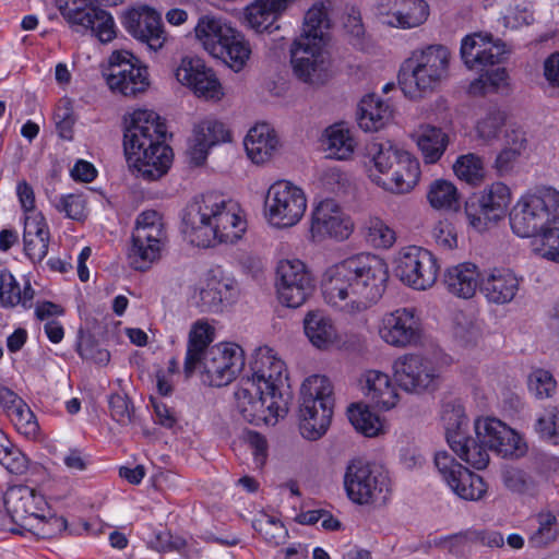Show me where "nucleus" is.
Instances as JSON below:
<instances>
[{
  "instance_id": "obj_1",
  "label": "nucleus",
  "mask_w": 559,
  "mask_h": 559,
  "mask_svg": "<svg viewBox=\"0 0 559 559\" xmlns=\"http://www.w3.org/2000/svg\"><path fill=\"white\" fill-rule=\"evenodd\" d=\"M388 281V265L381 258L358 253L325 272L322 295L332 308L346 314H358L382 298Z\"/></svg>"
},
{
  "instance_id": "obj_2",
  "label": "nucleus",
  "mask_w": 559,
  "mask_h": 559,
  "mask_svg": "<svg viewBox=\"0 0 559 559\" xmlns=\"http://www.w3.org/2000/svg\"><path fill=\"white\" fill-rule=\"evenodd\" d=\"M166 126L153 110L138 109L124 129L123 148L133 174L155 181L167 174L173 150L165 144Z\"/></svg>"
},
{
  "instance_id": "obj_3",
  "label": "nucleus",
  "mask_w": 559,
  "mask_h": 559,
  "mask_svg": "<svg viewBox=\"0 0 559 559\" xmlns=\"http://www.w3.org/2000/svg\"><path fill=\"white\" fill-rule=\"evenodd\" d=\"M183 233L198 247L216 242L234 243L247 229V222L238 203L214 193L203 194L187 207Z\"/></svg>"
},
{
  "instance_id": "obj_4",
  "label": "nucleus",
  "mask_w": 559,
  "mask_h": 559,
  "mask_svg": "<svg viewBox=\"0 0 559 559\" xmlns=\"http://www.w3.org/2000/svg\"><path fill=\"white\" fill-rule=\"evenodd\" d=\"M476 439L467 437L460 428L447 430V441L452 451L476 469H484L489 463L488 451L502 457H520L526 445L520 435L493 417L478 418L474 424Z\"/></svg>"
},
{
  "instance_id": "obj_5",
  "label": "nucleus",
  "mask_w": 559,
  "mask_h": 559,
  "mask_svg": "<svg viewBox=\"0 0 559 559\" xmlns=\"http://www.w3.org/2000/svg\"><path fill=\"white\" fill-rule=\"evenodd\" d=\"M460 53L469 70L485 71L469 84V95L485 96L508 87V73L504 68L486 70L487 67L500 63L506 53L504 45L493 40L490 34L474 33L465 36Z\"/></svg>"
},
{
  "instance_id": "obj_6",
  "label": "nucleus",
  "mask_w": 559,
  "mask_h": 559,
  "mask_svg": "<svg viewBox=\"0 0 559 559\" xmlns=\"http://www.w3.org/2000/svg\"><path fill=\"white\" fill-rule=\"evenodd\" d=\"M450 51L442 45L414 50L401 64L399 84L404 95L415 99L433 92L449 74Z\"/></svg>"
},
{
  "instance_id": "obj_7",
  "label": "nucleus",
  "mask_w": 559,
  "mask_h": 559,
  "mask_svg": "<svg viewBox=\"0 0 559 559\" xmlns=\"http://www.w3.org/2000/svg\"><path fill=\"white\" fill-rule=\"evenodd\" d=\"M194 32L197 39L211 56L223 60L236 72L243 69L251 55L250 45L225 20L213 14L202 15Z\"/></svg>"
},
{
  "instance_id": "obj_8",
  "label": "nucleus",
  "mask_w": 559,
  "mask_h": 559,
  "mask_svg": "<svg viewBox=\"0 0 559 559\" xmlns=\"http://www.w3.org/2000/svg\"><path fill=\"white\" fill-rule=\"evenodd\" d=\"M373 165L370 178L379 187L393 193H408L418 183L420 165L418 159L407 151L394 147L390 143L372 144Z\"/></svg>"
},
{
  "instance_id": "obj_9",
  "label": "nucleus",
  "mask_w": 559,
  "mask_h": 559,
  "mask_svg": "<svg viewBox=\"0 0 559 559\" xmlns=\"http://www.w3.org/2000/svg\"><path fill=\"white\" fill-rule=\"evenodd\" d=\"M300 433L308 440H318L326 432L333 415L331 381L319 374L307 378L300 389Z\"/></svg>"
},
{
  "instance_id": "obj_10",
  "label": "nucleus",
  "mask_w": 559,
  "mask_h": 559,
  "mask_svg": "<svg viewBox=\"0 0 559 559\" xmlns=\"http://www.w3.org/2000/svg\"><path fill=\"white\" fill-rule=\"evenodd\" d=\"M131 240L129 264L135 271L145 272L162 258L168 243L162 214L154 210L141 212L135 219Z\"/></svg>"
},
{
  "instance_id": "obj_11",
  "label": "nucleus",
  "mask_w": 559,
  "mask_h": 559,
  "mask_svg": "<svg viewBox=\"0 0 559 559\" xmlns=\"http://www.w3.org/2000/svg\"><path fill=\"white\" fill-rule=\"evenodd\" d=\"M559 209V191L542 188L522 195L510 212V226L519 237H533L551 222Z\"/></svg>"
},
{
  "instance_id": "obj_12",
  "label": "nucleus",
  "mask_w": 559,
  "mask_h": 559,
  "mask_svg": "<svg viewBox=\"0 0 559 559\" xmlns=\"http://www.w3.org/2000/svg\"><path fill=\"white\" fill-rule=\"evenodd\" d=\"M236 408L241 417L255 426L274 425L288 412V400L284 395L267 394L253 380L242 378L235 392Z\"/></svg>"
},
{
  "instance_id": "obj_13",
  "label": "nucleus",
  "mask_w": 559,
  "mask_h": 559,
  "mask_svg": "<svg viewBox=\"0 0 559 559\" xmlns=\"http://www.w3.org/2000/svg\"><path fill=\"white\" fill-rule=\"evenodd\" d=\"M344 488L354 503L384 502L390 492V478L381 466L356 459L346 467Z\"/></svg>"
},
{
  "instance_id": "obj_14",
  "label": "nucleus",
  "mask_w": 559,
  "mask_h": 559,
  "mask_svg": "<svg viewBox=\"0 0 559 559\" xmlns=\"http://www.w3.org/2000/svg\"><path fill=\"white\" fill-rule=\"evenodd\" d=\"M243 366V350L234 343H219L210 347L198 364L203 383L217 388L233 382Z\"/></svg>"
},
{
  "instance_id": "obj_15",
  "label": "nucleus",
  "mask_w": 559,
  "mask_h": 559,
  "mask_svg": "<svg viewBox=\"0 0 559 559\" xmlns=\"http://www.w3.org/2000/svg\"><path fill=\"white\" fill-rule=\"evenodd\" d=\"M265 210L269 222L276 227L295 226L307 210L304 190L289 181L273 183L265 197Z\"/></svg>"
},
{
  "instance_id": "obj_16",
  "label": "nucleus",
  "mask_w": 559,
  "mask_h": 559,
  "mask_svg": "<svg viewBox=\"0 0 559 559\" xmlns=\"http://www.w3.org/2000/svg\"><path fill=\"white\" fill-rule=\"evenodd\" d=\"M396 384L408 393L423 394L436 391L441 376L433 361L419 354H404L393 364Z\"/></svg>"
},
{
  "instance_id": "obj_17",
  "label": "nucleus",
  "mask_w": 559,
  "mask_h": 559,
  "mask_svg": "<svg viewBox=\"0 0 559 559\" xmlns=\"http://www.w3.org/2000/svg\"><path fill=\"white\" fill-rule=\"evenodd\" d=\"M93 0H56L64 20L76 31H92L102 41H110L115 35V21L105 10L95 7Z\"/></svg>"
},
{
  "instance_id": "obj_18",
  "label": "nucleus",
  "mask_w": 559,
  "mask_h": 559,
  "mask_svg": "<svg viewBox=\"0 0 559 559\" xmlns=\"http://www.w3.org/2000/svg\"><path fill=\"white\" fill-rule=\"evenodd\" d=\"M440 265L436 257L421 247L403 248L395 259V275L405 285L426 290L433 286L438 278Z\"/></svg>"
},
{
  "instance_id": "obj_19",
  "label": "nucleus",
  "mask_w": 559,
  "mask_h": 559,
  "mask_svg": "<svg viewBox=\"0 0 559 559\" xmlns=\"http://www.w3.org/2000/svg\"><path fill=\"white\" fill-rule=\"evenodd\" d=\"M314 280L298 259L281 260L276 266V290L280 301L289 308L302 306L314 290Z\"/></svg>"
},
{
  "instance_id": "obj_20",
  "label": "nucleus",
  "mask_w": 559,
  "mask_h": 559,
  "mask_svg": "<svg viewBox=\"0 0 559 559\" xmlns=\"http://www.w3.org/2000/svg\"><path fill=\"white\" fill-rule=\"evenodd\" d=\"M378 333L388 345L406 348L421 343L424 330L417 310L413 307H404L384 313Z\"/></svg>"
},
{
  "instance_id": "obj_21",
  "label": "nucleus",
  "mask_w": 559,
  "mask_h": 559,
  "mask_svg": "<svg viewBox=\"0 0 559 559\" xmlns=\"http://www.w3.org/2000/svg\"><path fill=\"white\" fill-rule=\"evenodd\" d=\"M106 82L111 91L124 96H136L147 90L148 73L146 67L129 51H115L109 58Z\"/></svg>"
},
{
  "instance_id": "obj_22",
  "label": "nucleus",
  "mask_w": 559,
  "mask_h": 559,
  "mask_svg": "<svg viewBox=\"0 0 559 559\" xmlns=\"http://www.w3.org/2000/svg\"><path fill=\"white\" fill-rule=\"evenodd\" d=\"M511 202V191L503 182H493L486 187L478 197L465 203L468 223L477 230H483L491 222L501 219Z\"/></svg>"
},
{
  "instance_id": "obj_23",
  "label": "nucleus",
  "mask_w": 559,
  "mask_h": 559,
  "mask_svg": "<svg viewBox=\"0 0 559 559\" xmlns=\"http://www.w3.org/2000/svg\"><path fill=\"white\" fill-rule=\"evenodd\" d=\"M306 38L295 39L290 47L294 74L309 85H323L330 79V60L324 46L305 44Z\"/></svg>"
},
{
  "instance_id": "obj_24",
  "label": "nucleus",
  "mask_w": 559,
  "mask_h": 559,
  "mask_svg": "<svg viewBox=\"0 0 559 559\" xmlns=\"http://www.w3.org/2000/svg\"><path fill=\"white\" fill-rule=\"evenodd\" d=\"M435 465L451 490L464 500L476 501L487 492L484 479L455 461L445 451L437 452Z\"/></svg>"
},
{
  "instance_id": "obj_25",
  "label": "nucleus",
  "mask_w": 559,
  "mask_h": 559,
  "mask_svg": "<svg viewBox=\"0 0 559 559\" xmlns=\"http://www.w3.org/2000/svg\"><path fill=\"white\" fill-rule=\"evenodd\" d=\"M122 25L133 38L155 52L160 50L167 40L160 14L147 5L127 11L122 17Z\"/></svg>"
},
{
  "instance_id": "obj_26",
  "label": "nucleus",
  "mask_w": 559,
  "mask_h": 559,
  "mask_svg": "<svg viewBox=\"0 0 559 559\" xmlns=\"http://www.w3.org/2000/svg\"><path fill=\"white\" fill-rule=\"evenodd\" d=\"M175 75L178 82L188 86L200 98L217 102L224 96L215 72L198 57L182 58Z\"/></svg>"
},
{
  "instance_id": "obj_27",
  "label": "nucleus",
  "mask_w": 559,
  "mask_h": 559,
  "mask_svg": "<svg viewBox=\"0 0 559 559\" xmlns=\"http://www.w3.org/2000/svg\"><path fill=\"white\" fill-rule=\"evenodd\" d=\"M250 370L251 376L246 379L257 382L267 394L283 395L281 388L287 380L286 367L272 348H258L250 362Z\"/></svg>"
},
{
  "instance_id": "obj_28",
  "label": "nucleus",
  "mask_w": 559,
  "mask_h": 559,
  "mask_svg": "<svg viewBox=\"0 0 559 559\" xmlns=\"http://www.w3.org/2000/svg\"><path fill=\"white\" fill-rule=\"evenodd\" d=\"M353 222L333 199L321 201L312 212L311 234L313 237L346 239L353 231Z\"/></svg>"
},
{
  "instance_id": "obj_29",
  "label": "nucleus",
  "mask_w": 559,
  "mask_h": 559,
  "mask_svg": "<svg viewBox=\"0 0 559 559\" xmlns=\"http://www.w3.org/2000/svg\"><path fill=\"white\" fill-rule=\"evenodd\" d=\"M524 277L510 267H492L480 280V292L490 304L507 305L518 296Z\"/></svg>"
},
{
  "instance_id": "obj_30",
  "label": "nucleus",
  "mask_w": 559,
  "mask_h": 559,
  "mask_svg": "<svg viewBox=\"0 0 559 559\" xmlns=\"http://www.w3.org/2000/svg\"><path fill=\"white\" fill-rule=\"evenodd\" d=\"M378 10L384 24L404 29L421 25L429 15L425 0H381Z\"/></svg>"
},
{
  "instance_id": "obj_31",
  "label": "nucleus",
  "mask_w": 559,
  "mask_h": 559,
  "mask_svg": "<svg viewBox=\"0 0 559 559\" xmlns=\"http://www.w3.org/2000/svg\"><path fill=\"white\" fill-rule=\"evenodd\" d=\"M228 141L230 132L226 126L214 118H205L194 126L187 152L191 162L200 166L213 146Z\"/></svg>"
},
{
  "instance_id": "obj_32",
  "label": "nucleus",
  "mask_w": 559,
  "mask_h": 559,
  "mask_svg": "<svg viewBox=\"0 0 559 559\" xmlns=\"http://www.w3.org/2000/svg\"><path fill=\"white\" fill-rule=\"evenodd\" d=\"M237 295L238 287L233 280L212 276L201 285L194 299L200 312L218 313L231 305Z\"/></svg>"
},
{
  "instance_id": "obj_33",
  "label": "nucleus",
  "mask_w": 559,
  "mask_h": 559,
  "mask_svg": "<svg viewBox=\"0 0 559 559\" xmlns=\"http://www.w3.org/2000/svg\"><path fill=\"white\" fill-rule=\"evenodd\" d=\"M4 507L13 522L39 516L48 504L45 497L28 486H14L4 493Z\"/></svg>"
},
{
  "instance_id": "obj_34",
  "label": "nucleus",
  "mask_w": 559,
  "mask_h": 559,
  "mask_svg": "<svg viewBox=\"0 0 559 559\" xmlns=\"http://www.w3.org/2000/svg\"><path fill=\"white\" fill-rule=\"evenodd\" d=\"M362 381L365 395L374 407L390 411L396 406L400 395L389 374L379 370H368Z\"/></svg>"
},
{
  "instance_id": "obj_35",
  "label": "nucleus",
  "mask_w": 559,
  "mask_h": 559,
  "mask_svg": "<svg viewBox=\"0 0 559 559\" xmlns=\"http://www.w3.org/2000/svg\"><path fill=\"white\" fill-rule=\"evenodd\" d=\"M49 237V228L41 214L25 217L24 252L33 263L41 262L47 255Z\"/></svg>"
},
{
  "instance_id": "obj_36",
  "label": "nucleus",
  "mask_w": 559,
  "mask_h": 559,
  "mask_svg": "<svg viewBox=\"0 0 559 559\" xmlns=\"http://www.w3.org/2000/svg\"><path fill=\"white\" fill-rule=\"evenodd\" d=\"M480 280L477 265L464 262L447 269L443 283L452 295L468 299L475 295L478 287L480 288Z\"/></svg>"
},
{
  "instance_id": "obj_37",
  "label": "nucleus",
  "mask_w": 559,
  "mask_h": 559,
  "mask_svg": "<svg viewBox=\"0 0 559 559\" xmlns=\"http://www.w3.org/2000/svg\"><path fill=\"white\" fill-rule=\"evenodd\" d=\"M293 0H255L245 9L248 25L257 33L272 32L278 16Z\"/></svg>"
},
{
  "instance_id": "obj_38",
  "label": "nucleus",
  "mask_w": 559,
  "mask_h": 559,
  "mask_svg": "<svg viewBox=\"0 0 559 559\" xmlns=\"http://www.w3.org/2000/svg\"><path fill=\"white\" fill-rule=\"evenodd\" d=\"M248 157L254 164L267 162L278 146L275 131L266 123L252 127L243 141Z\"/></svg>"
},
{
  "instance_id": "obj_39",
  "label": "nucleus",
  "mask_w": 559,
  "mask_h": 559,
  "mask_svg": "<svg viewBox=\"0 0 559 559\" xmlns=\"http://www.w3.org/2000/svg\"><path fill=\"white\" fill-rule=\"evenodd\" d=\"M391 106L374 94L366 95L358 105L357 121L367 132L378 131L392 118Z\"/></svg>"
},
{
  "instance_id": "obj_40",
  "label": "nucleus",
  "mask_w": 559,
  "mask_h": 559,
  "mask_svg": "<svg viewBox=\"0 0 559 559\" xmlns=\"http://www.w3.org/2000/svg\"><path fill=\"white\" fill-rule=\"evenodd\" d=\"M214 337V329L204 320H198L191 328L188 338L187 354L183 364L186 377H191L201 357L209 349Z\"/></svg>"
},
{
  "instance_id": "obj_41",
  "label": "nucleus",
  "mask_w": 559,
  "mask_h": 559,
  "mask_svg": "<svg viewBox=\"0 0 559 559\" xmlns=\"http://www.w3.org/2000/svg\"><path fill=\"white\" fill-rule=\"evenodd\" d=\"M416 143L427 164L437 163L444 154L448 144V134L438 127L424 124L416 132Z\"/></svg>"
},
{
  "instance_id": "obj_42",
  "label": "nucleus",
  "mask_w": 559,
  "mask_h": 559,
  "mask_svg": "<svg viewBox=\"0 0 559 559\" xmlns=\"http://www.w3.org/2000/svg\"><path fill=\"white\" fill-rule=\"evenodd\" d=\"M329 27L330 20L326 8L323 3H316L307 11L302 32L296 39L306 38L305 44L325 46Z\"/></svg>"
},
{
  "instance_id": "obj_43",
  "label": "nucleus",
  "mask_w": 559,
  "mask_h": 559,
  "mask_svg": "<svg viewBox=\"0 0 559 559\" xmlns=\"http://www.w3.org/2000/svg\"><path fill=\"white\" fill-rule=\"evenodd\" d=\"M304 325L307 337L318 348H326L336 338L332 321L321 311H310L304 320Z\"/></svg>"
},
{
  "instance_id": "obj_44",
  "label": "nucleus",
  "mask_w": 559,
  "mask_h": 559,
  "mask_svg": "<svg viewBox=\"0 0 559 559\" xmlns=\"http://www.w3.org/2000/svg\"><path fill=\"white\" fill-rule=\"evenodd\" d=\"M533 253L544 260L559 264V217L554 216L532 240Z\"/></svg>"
},
{
  "instance_id": "obj_45",
  "label": "nucleus",
  "mask_w": 559,
  "mask_h": 559,
  "mask_svg": "<svg viewBox=\"0 0 559 559\" xmlns=\"http://www.w3.org/2000/svg\"><path fill=\"white\" fill-rule=\"evenodd\" d=\"M34 298L35 290L31 283L27 281L21 288L12 273L4 277L3 283L0 284V305L3 308L21 306L27 310L33 307Z\"/></svg>"
},
{
  "instance_id": "obj_46",
  "label": "nucleus",
  "mask_w": 559,
  "mask_h": 559,
  "mask_svg": "<svg viewBox=\"0 0 559 559\" xmlns=\"http://www.w3.org/2000/svg\"><path fill=\"white\" fill-rule=\"evenodd\" d=\"M326 145L331 157L347 159L353 155L356 142L347 128L334 124L326 130Z\"/></svg>"
},
{
  "instance_id": "obj_47",
  "label": "nucleus",
  "mask_w": 559,
  "mask_h": 559,
  "mask_svg": "<svg viewBox=\"0 0 559 559\" xmlns=\"http://www.w3.org/2000/svg\"><path fill=\"white\" fill-rule=\"evenodd\" d=\"M7 395L9 397L7 405L8 415L17 429L23 430L24 433L36 432L38 425L29 406L12 391L8 390Z\"/></svg>"
},
{
  "instance_id": "obj_48",
  "label": "nucleus",
  "mask_w": 559,
  "mask_h": 559,
  "mask_svg": "<svg viewBox=\"0 0 559 559\" xmlns=\"http://www.w3.org/2000/svg\"><path fill=\"white\" fill-rule=\"evenodd\" d=\"M428 201L437 210H455L459 206V192L456 187L448 180H435L427 193Z\"/></svg>"
},
{
  "instance_id": "obj_49",
  "label": "nucleus",
  "mask_w": 559,
  "mask_h": 559,
  "mask_svg": "<svg viewBox=\"0 0 559 559\" xmlns=\"http://www.w3.org/2000/svg\"><path fill=\"white\" fill-rule=\"evenodd\" d=\"M453 170L459 179L472 186L479 185L485 177L483 159L473 153L457 157Z\"/></svg>"
},
{
  "instance_id": "obj_50",
  "label": "nucleus",
  "mask_w": 559,
  "mask_h": 559,
  "mask_svg": "<svg viewBox=\"0 0 559 559\" xmlns=\"http://www.w3.org/2000/svg\"><path fill=\"white\" fill-rule=\"evenodd\" d=\"M502 483L510 491L519 495L534 496L538 491L537 480L530 473L516 467L502 472Z\"/></svg>"
},
{
  "instance_id": "obj_51",
  "label": "nucleus",
  "mask_w": 559,
  "mask_h": 559,
  "mask_svg": "<svg viewBox=\"0 0 559 559\" xmlns=\"http://www.w3.org/2000/svg\"><path fill=\"white\" fill-rule=\"evenodd\" d=\"M51 205L66 217L83 221L86 217V198L83 193L60 194L50 198Z\"/></svg>"
},
{
  "instance_id": "obj_52",
  "label": "nucleus",
  "mask_w": 559,
  "mask_h": 559,
  "mask_svg": "<svg viewBox=\"0 0 559 559\" xmlns=\"http://www.w3.org/2000/svg\"><path fill=\"white\" fill-rule=\"evenodd\" d=\"M347 416L353 427L367 437H374L381 430V423L377 415L359 404L348 407Z\"/></svg>"
},
{
  "instance_id": "obj_53",
  "label": "nucleus",
  "mask_w": 559,
  "mask_h": 559,
  "mask_svg": "<svg viewBox=\"0 0 559 559\" xmlns=\"http://www.w3.org/2000/svg\"><path fill=\"white\" fill-rule=\"evenodd\" d=\"M367 240L380 249H389L396 241L395 231L381 218L370 217L366 222Z\"/></svg>"
},
{
  "instance_id": "obj_54",
  "label": "nucleus",
  "mask_w": 559,
  "mask_h": 559,
  "mask_svg": "<svg viewBox=\"0 0 559 559\" xmlns=\"http://www.w3.org/2000/svg\"><path fill=\"white\" fill-rule=\"evenodd\" d=\"M527 386L531 394L536 399H549L557 389V381L550 371L536 369L528 376Z\"/></svg>"
},
{
  "instance_id": "obj_55",
  "label": "nucleus",
  "mask_w": 559,
  "mask_h": 559,
  "mask_svg": "<svg viewBox=\"0 0 559 559\" xmlns=\"http://www.w3.org/2000/svg\"><path fill=\"white\" fill-rule=\"evenodd\" d=\"M535 430L544 440L552 444H559V408L549 406L538 417Z\"/></svg>"
},
{
  "instance_id": "obj_56",
  "label": "nucleus",
  "mask_w": 559,
  "mask_h": 559,
  "mask_svg": "<svg viewBox=\"0 0 559 559\" xmlns=\"http://www.w3.org/2000/svg\"><path fill=\"white\" fill-rule=\"evenodd\" d=\"M538 527L530 536V544L533 547L542 548L555 540L556 533L554 526L557 523V518L551 512H542L537 516Z\"/></svg>"
},
{
  "instance_id": "obj_57",
  "label": "nucleus",
  "mask_w": 559,
  "mask_h": 559,
  "mask_svg": "<svg viewBox=\"0 0 559 559\" xmlns=\"http://www.w3.org/2000/svg\"><path fill=\"white\" fill-rule=\"evenodd\" d=\"M254 530L263 538L274 545H278L286 536V530L283 523L269 514H262L253 521Z\"/></svg>"
},
{
  "instance_id": "obj_58",
  "label": "nucleus",
  "mask_w": 559,
  "mask_h": 559,
  "mask_svg": "<svg viewBox=\"0 0 559 559\" xmlns=\"http://www.w3.org/2000/svg\"><path fill=\"white\" fill-rule=\"evenodd\" d=\"M504 121L506 115L503 111L498 109L489 110L486 116L477 122V135L485 141L496 139L501 131V128L504 126Z\"/></svg>"
},
{
  "instance_id": "obj_59",
  "label": "nucleus",
  "mask_w": 559,
  "mask_h": 559,
  "mask_svg": "<svg viewBox=\"0 0 559 559\" xmlns=\"http://www.w3.org/2000/svg\"><path fill=\"white\" fill-rule=\"evenodd\" d=\"M76 350L83 360L105 366L110 360V354L107 349L99 347L95 340L90 336H81L76 345Z\"/></svg>"
},
{
  "instance_id": "obj_60",
  "label": "nucleus",
  "mask_w": 559,
  "mask_h": 559,
  "mask_svg": "<svg viewBox=\"0 0 559 559\" xmlns=\"http://www.w3.org/2000/svg\"><path fill=\"white\" fill-rule=\"evenodd\" d=\"M53 121L60 138L72 140L75 118L68 99H61L53 112Z\"/></svg>"
},
{
  "instance_id": "obj_61",
  "label": "nucleus",
  "mask_w": 559,
  "mask_h": 559,
  "mask_svg": "<svg viewBox=\"0 0 559 559\" xmlns=\"http://www.w3.org/2000/svg\"><path fill=\"white\" fill-rule=\"evenodd\" d=\"M36 524L32 525L35 534L41 538H53L67 530V521L62 516L50 515L45 516L39 512V516L35 518Z\"/></svg>"
},
{
  "instance_id": "obj_62",
  "label": "nucleus",
  "mask_w": 559,
  "mask_h": 559,
  "mask_svg": "<svg viewBox=\"0 0 559 559\" xmlns=\"http://www.w3.org/2000/svg\"><path fill=\"white\" fill-rule=\"evenodd\" d=\"M109 412L111 418L120 425H128L132 421L133 407L127 395L114 393L109 396Z\"/></svg>"
},
{
  "instance_id": "obj_63",
  "label": "nucleus",
  "mask_w": 559,
  "mask_h": 559,
  "mask_svg": "<svg viewBox=\"0 0 559 559\" xmlns=\"http://www.w3.org/2000/svg\"><path fill=\"white\" fill-rule=\"evenodd\" d=\"M0 464L11 474L23 475L28 469V460L13 443L0 456Z\"/></svg>"
},
{
  "instance_id": "obj_64",
  "label": "nucleus",
  "mask_w": 559,
  "mask_h": 559,
  "mask_svg": "<svg viewBox=\"0 0 559 559\" xmlns=\"http://www.w3.org/2000/svg\"><path fill=\"white\" fill-rule=\"evenodd\" d=\"M432 237L438 247L451 250L456 247L457 238L454 227L449 222H439L432 229Z\"/></svg>"
}]
</instances>
